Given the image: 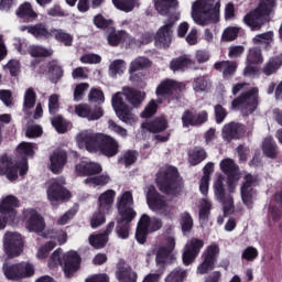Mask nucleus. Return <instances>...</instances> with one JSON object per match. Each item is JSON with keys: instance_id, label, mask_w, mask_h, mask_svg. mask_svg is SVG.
I'll list each match as a JSON object with an SVG mask.
<instances>
[{"instance_id": "f257e3e1", "label": "nucleus", "mask_w": 282, "mask_h": 282, "mask_svg": "<svg viewBox=\"0 0 282 282\" xmlns=\"http://www.w3.org/2000/svg\"><path fill=\"white\" fill-rule=\"evenodd\" d=\"M35 143L21 142L15 149L14 160L7 156L0 159V176H6L9 182H17L20 177H25L30 171V158H34Z\"/></svg>"}, {"instance_id": "f03ea898", "label": "nucleus", "mask_w": 282, "mask_h": 282, "mask_svg": "<svg viewBox=\"0 0 282 282\" xmlns=\"http://www.w3.org/2000/svg\"><path fill=\"white\" fill-rule=\"evenodd\" d=\"M76 140L88 153H101L105 158H116L120 153L118 140L102 132L83 131L77 134Z\"/></svg>"}, {"instance_id": "7ed1b4c3", "label": "nucleus", "mask_w": 282, "mask_h": 282, "mask_svg": "<svg viewBox=\"0 0 282 282\" xmlns=\"http://www.w3.org/2000/svg\"><path fill=\"white\" fill-rule=\"evenodd\" d=\"M156 186L163 195H172L177 197L184 191V178L180 175V171L175 166L160 171L156 174Z\"/></svg>"}, {"instance_id": "20e7f679", "label": "nucleus", "mask_w": 282, "mask_h": 282, "mask_svg": "<svg viewBox=\"0 0 282 282\" xmlns=\"http://www.w3.org/2000/svg\"><path fill=\"white\" fill-rule=\"evenodd\" d=\"M220 8L221 0H196L192 6V19L203 28L210 21L217 23Z\"/></svg>"}, {"instance_id": "39448f33", "label": "nucleus", "mask_w": 282, "mask_h": 282, "mask_svg": "<svg viewBox=\"0 0 282 282\" xmlns=\"http://www.w3.org/2000/svg\"><path fill=\"white\" fill-rule=\"evenodd\" d=\"M276 8V0H259L258 7L243 17V23L250 28L252 32H257L270 23V14Z\"/></svg>"}, {"instance_id": "423d86ee", "label": "nucleus", "mask_w": 282, "mask_h": 282, "mask_svg": "<svg viewBox=\"0 0 282 282\" xmlns=\"http://www.w3.org/2000/svg\"><path fill=\"white\" fill-rule=\"evenodd\" d=\"M155 95L158 105H162L164 100H166V102H180V100H182V83L165 78L156 86Z\"/></svg>"}, {"instance_id": "0eeeda50", "label": "nucleus", "mask_w": 282, "mask_h": 282, "mask_svg": "<svg viewBox=\"0 0 282 282\" xmlns=\"http://www.w3.org/2000/svg\"><path fill=\"white\" fill-rule=\"evenodd\" d=\"M259 107V88L252 87L247 91L241 93L231 102L234 111H242L247 116L254 113Z\"/></svg>"}, {"instance_id": "6e6552de", "label": "nucleus", "mask_w": 282, "mask_h": 282, "mask_svg": "<svg viewBox=\"0 0 282 282\" xmlns=\"http://www.w3.org/2000/svg\"><path fill=\"white\" fill-rule=\"evenodd\" d=\"M2 272L8 281H21V279L34 276V265L25 262L15 264L4 262L2 265Z\"/></svg>"}, {"instance_id": "1a4fd4ad", "label": "nucleus", "mask_w": 282, "mask_h": 282, "mask_svg": "<svg viewBox=\"0 0 282 282\" xmlns=\"http://www.w3.org/2000/svg\"><path fill=\"white\" fill-rule=\"evenodd\" d=\"M17 208H19V198L9 195L0 203V230H4L8 224H14L17 219Z\"/></svg>"}, {"instance_id": "9d476101", "label": "nucleus", "mask_w": 282, "mask_h": 282, "mask_svg": "<svg viewBox=\"0 0 282 282\" xmlns=\"http://www.w3.org/2000/svg\"><path fill=\"white\" fill-rule=\"evenodd\" d=\"M46 193L51 206H58V204H63L72 199V192L65 187V180L63 178H57L52 182Z\"/></svg>"}, {"instance_id": "9b49d317", "label": "nucleus", "mask_w": 282, "mask_h": 282, "mask_svg": "<svg viewBox=\"0 0 282 282\" xmlns=\"http://www.w3.org/2000/svg\"><path fill=\"white\" fill-rule=\"evenodd\" d=\"M173 250H175V238L167 237L165 239V246H156L153 251L155 254V263L160 269V274H164L166 270V264L169 261H173Z\"/></svg>"}, {"instance_id": "f8f14e48", "label": "nucleus", "mask_w": 282, "mask_h": 282, "mask_svg": "<svg viewBox=\"0 0 282 282\" xmlns=\"http://www.w3.org/2000/svg\"><path fill=\"white\" fill-rule=\"evenodd\" d=\"M119 218L117 221L131 224L138 216L135 209H133V194L129 191L124 192L117 203Z\"/></svg>"}, {"instance_id": "ddd939ff", "label": "nucleus", "mask_w": 282, "mask_h": 282, "mask_svg": "<svg viewBox=\"0 0 282 282\" xmlns=\"http://www.w3.org/2000/svg\"><path fill=\"white\" fill-rule=\"evenodd\" d=\"M224 180V175L220 174L214 182V195L216 199L223 205L224 215H230V213L235 210V199L232 198V195L226 193Z\"/></svg>"}, {"instance_id": "4468645a", "label": "nucleus", "mask_w": 282, "mask_h": 282, "mask_svg": "<svg viewBox=\"0 0 282 282\" xmlns=\"http://www.w3.org/2000/svg\"><path fill=\"white\" fill-rule=\"evenodd\" d=\"M219 245H209L202 254V263L197 267V274H208L213 272L219 259Z\"/></svg>"}, {"instance_id": "2eb2a0df", "label": "nucleus", "mask_w": 282, "mask_h": 282, "mask_svg": "<svg viewBox=\"0 0 282 282\" xmlns=\"http://www.w3.org/2000/svg\"><path fill=\"white\" fill-rule=\"evenodd\" d=\"M220 171L227 176V185L229 193H235V186L241 174L239 173V165L235 163V160L227 158L220 161Z\"/></svg>"}, {"instance_id": "dca6fc26", "label": "nucleus", "mask_w": 282, "mask_h": 282, "mask_svg": "<svg viewBox=\"0 0 282 282\" xmlns=\"http://www.w3.org/2000/svg\"><path fill=\"white\" fill-rule=\"evenodd\" d=\"M83 258L78 251L70 250L63 254L62 270L66 279L74 278V274L80 270Z\"/></svg>"}, {"instance_id": "f3484780", "label": "nucleus", "mask_w": 282, "mask_h": 282, "mask_svg": "<svg viewBox=\"0 0 282 282\" xmlns=\"http://www.w3.org/2000/svg\"><path fill=\"white\" fill-rule=\"evenodd\" d=\"M22 219L30 232H43L45 230V218L34 208L22 212Z\"/></svg>"}, {"instance_id": "a211bd4d", "label": "nucleus", "mask_w": 282, "mask_h": 282, "mask_svg": "<svg viewBox=\"0 0 282 282\" xmlns=\"http://www.w3.org/2000/svg\"><path fill=\"white\" fill-rule=\"evenodd\" d=\"M147 204L151 210H160L164 215H167L166 208H169V203L166 197L153 186L150 185L145 195Z\"/></svg>"}, {"instance_id": "6ab92c4d", "label": "nucleus", "mask_w": 282, "mask_h": 282, "mask_svg": "<svg viewBox=\"0 0 282 282\" xmlns=\"http://www.w3.org/2000/svg\"><path fill=\"white\" fill-rule=\"evenodd\" d=\"M111 106L121 122H131V109L129 108V105L124 102V90L112 95Z\"/></svg>"}, {"instance_id": "aec40b11", "label": "nucleus", "mask_w": 282, "mask_h": 282, "mask_svg": "<svg viewBox=\"0 0 282 282\" xmlns=\"http://www.w3.org/2000/svg\"><path fill=\"white\" fill-rule=\"evenodd\" d=\"M4 252L9 259L19 257L23 252V239L19 234H6L4 236Z\"/></svg>"}, {"instance_id": "412c9836", "label": "nucleus", "mask_w": 282, "mask_h": 282, "mask_svg": "<svg viewBox=\"0 0 282 282\" xmlns=\"http://www.w3.org/2000/svg\"><path fill=\"white\" fill-rule=\"evenodd\" d=\"M202 248H204V240L199 238H192L189 241H187L182 256L184 265H191V263H195V259L199 257Z\"/></svg>"}, {"instance_id": "4be33fe9", "label": "nucleus", "mask_w": 282, "mask_h": 282, "mask_svg": "<svg viewBox=\"0 0 282 282\" xmlns=\"http://www.w3.org/2000/svg\"><path fill=\"white\" fill-rule=\"evenodd\" d=\"M20 30L21 32H28V34H31L37 41H50V39H52L54 28L50 29L47 23L39 22L33 25H22L20 26Z\"/></svg>"}, {"instance_id": "5701e85b", "label": "nucleus", "mask_w": 282, "mask_h": 282, "mask_svg": "<svg viewBox=\"0 0 282 282\" xmlns=\"http://www.w3.org/2000/svg\"><path fill=\"white\" fill-rule=\"evenodd\" d=\"M180 21V14H170L167 20L165 21V24L161 26L156 33V41L158 43H161L165 47V45H169L171 43V36L173 34V26L175 23Z\"/></svg>"}, {"instance_id": "b1692460", "label": "nucleus", "mask_w": 282, "mask_h": 282, "mask_svg": "<svg viewBox=\"0 0 282 282\" xmlns=\"http://www.w3.org/2000/svg\"><path fill=\"white\" fill-rule=\"evenodd\" d=\"M257 182V177H254L252 174H247L245 175V181L240 187V195H241V200L245 204V206H252L253 197H254V187L252 185Z\"/></svg>"}, {"instance_id": "393cba45", "label": "nucleus", "mask_w": 282, "mask_h": 282, "mask_svg": "<svg viewBox=\"0 0 282 282\" xmlns=\"http://www.w3.org/2000/svg\"><path fill=\"white\" fill-rule=\"evenodd\" d=\"M75 173L79 177H94V175H100L102 173V165L96 162L82 161L75 165Z\"/></svg>"}, {"instance_id": "a878e982", "label": "nucleus", "mask_w": 282, "mask_h": 282, "mask_svg": "<svg viewBox=\"0 0 282 282\" xmlns=\"http://www.w3.org/2000/svg\"><path fill=\"white\" fill-rule=\"evenodd\" d=\"M75 113L79 118H87V120H100L105 116V111L101 107H95L91 109V106L87 104H79L75 106Z\"/></svg>"}, {"instance_id": "bb28decb", "label": "nucleus", "mask_w": 282, "mask_h": 282, "mask_svg": "<svg viewBox=\"0 0 282 282\" xmlns=\"http://www.w3.org/2000/svg\"><path fill=\"white\" fill-rule=\"evenodd\" d=\"M50 162L52 173L59 175V173H63L65 164H67V151L63 149L55 150L50 156Z\"/></svg>"}, {"instance_id": "cd10ccee", "label": "nucleus", "mask_w": 282, "mask_h": 282, "mask_svg": "<svg viewBox=\"0 0 282 282\" xmlns=\"http://www.w3.org/2000/svg\"><path fill=\"white\" fill-rule=\"evenodd\" d=\"M242 133H246V126L243 123L231 121L223 127V138L228 142L239 140Z\"/></svg>"}, {"instance_id": "c85d7f7f", "label": "nucleus", "mask_w": 282, "mask_h": 282, "mask_svg": "<svg viewBox=\"0 0 282 282\" xmlns=\"http://www.w3.org/2000/svg\"><path fill=\"white\" fill-rule=\"evenodd\" d=\"M123 95L129 105H131V107H134V109L141 107L142 102H144L147 98V93L132 87H123Z\"/></svg>"}, {"instance_id": "c756f323", "label": "nucleus", "mask_w": 282, "mask_h": 282, "mask_svg": "<svg viewBox=\"0 0 282 282\" xmlns=\"http://www.w3.org/2000/svg\"><path fill=\"white\" fill-rule=\"evenodd\" d=\"M116 276L119 282H138V273L124 261L117 264Z\"/></svg>"}, {"instance_id": "7c9ffc66", "label": "nucleus", "mask_w": 282, "mask_h": 282, "mask_svg": "<svg viewBox=\"0 0 282 282\" xmlns=\"http://www.w3.org/2000/svg\"><path fill=\"white\" fill-rule=\"evenodd\" d=\"M15 15L21 19L23 23H34L39 19V13L32 8V3L24 2L15 10Z\"/></svg>"}, {"instance_id": "2f4dec72", "label": "nucleus", "mask_w": 282, "mask_h": 282, "mask_svg": "<svg viewBox=\"0 0 282 282\" xmlns=\"http://www.w3.org/2000/svg\"><path fill=\"white\" fill-rule=\"evenodd\" d=\"M237 62L221 61L214 64L216 72H221L225 80H230L237 74Z\"/></svg>"}, {"instance_id": "473e14b6", "label": "nucleus", "mask_w": 282, "mask_h": 282, "mask_svg": "<svg viewBox=\"0 0 282 282\" xmlns=\"http://www.w3.org/2000/svg\"><path fill=\"white\" fill-rule=\"evenodd\" d=\"M113 199H116V191L108 189L101 193L98 197V209L101 213H111V207L113 206Z\"/></svg>"}, {"instance_id": "72a5a7b5", "label": "nucleus", "mask_w": 282, "mask_h": 282, "mask_svg": "<svg viewBox=\"0 0 282 282\" xmlns=\"http://www.w3.org/2000/svg\"><path fill=\"white\" fill-rule=\"evenodd\" d=\"M107 41L108 45L111 47H118L122 41H127V36H129V33L124 30H116L115 26H110L107 31Z\"/></svg>"}, {"instance_id": "f704fd0d", "label": "nucleus", "mask_w": 282, "mask_h": 282, "mask_svg": "<svg viewBox=\"0 0 282 282\" xmlns=\"http://www.w3.org/2000/svg\"><path fill=\"white\" fill-rule=\"evenodd\" d=\"M282 67V53L271 56L263 65L261 72L264 76H272Z\"/></svg>"}, {"instance_id": "c9c22d12", "label": "nucleus", "mask_w": 282, "mask_h": 282, "mask_svg": "<svg viewBox=\"0 0 282 282\" xmlns=\"http://www.w3.org/2000/svg\"><path fill=\"white\" fill-rule=\"evenodd\" d=\"M143 129H147L149 133H164L169 129V120L164 117H158L152 121L147 122L143 126Z\"/></svg>"}, {"instance_id": "e433bc0d", "label": "nucleus", "mask_w": 282, "mask_h": 282, "mask_svg": "<svg viewBox=\"0 0 282 282\" xmlns=\"http://www.w3.org/2000/svg\"><path fill=\"white\" fill-rule=\"evenodd\" d=\"M193 65H195V61L191 59L187 55H181L170 62V69L172 72H186Z\"/></svg>"}, {"instance_id": "4c0bfd02", "label": "nucleus", "mask_w": 282, "mask_h": 282, "mask_svg": "<svg viewBox=\"0 0 282 282\" xmlns=\"http://www.w3.org/2000/svg\"><path fill=\"white\" fill-rule=\"evenodd\" d=\"M154 8L159 14L166 17L171 10L177 8V0H154Z\"/></svg>"}, {"instance_id": "58836bf2", "label": "nucleus", "mask_w": 282, "mask_h": 282, "mask_svg": "<svg viewBox=\"0 0 282 282\" xmlns=\"http://www.w3.org/2000/svg\"><path fill=\"white\" fill-rule=\"evenodd\" d=\"M206 158H208V153H206V150L200 147H195L188 153V162L192 166H197V164H202V162H204Z\"/></svg>"}, {"instance_id": "ea45409f", "label": "nucleus", "mask_w": 282, "mask_h": 282, "mask_svg": "<svg viewBox=\"0 0 282 282\" xmlns=\"http://www.w3.org/2000/svg\"><path fill=\"white\" fill-rule=\"evenodd\" d=\"M262 153L270 160H276V155H279V145H276V141L273 139H265L262 143Z\"/></svg>"}, {"instance_id": "a19ab883", "label": "nucleus", "mask_w": 282, "mask_h": 282, "mask_svg": "<svg viewBox=\"0 0 282 282\" xmlns=\"http://www.w3.org/2000/svg\"><path fill=\"white\" fill-rule=\"evenodd\" d=\"M52 36H54L55 41L65 45V47H72L74 43V36L72 34L63 31V29L53 28Z\"/></svg>"}, {"instance_id": "79ce46f5", "label": "nucleus", "mask_w": 282, "mask_h": 282, "mask_svg": "<svg viewBox=\"0 0 282 282\" xmlns=\"http://www.w3.org/2000/svg\"><path fill=\"white\" fill-rule=\"evenodd\" d=\"M109 182H111V176H109V174L107 173L97 174L96 176L87 177L86 180H84V184H86L87 186H94V188H96V186H107Z\"/></svg>"}, {"instance_id": "37998d69", "label": "nucleus", "mask_w": 282, "mask_h": 282, "mask_svg": "<svg viewBox=\"0 0 282 282\" xmlns=\"http://www.w3.org/2000/svg\"><path fill=\"white\" fill-rule=\"evenodd\" d=\"M36 106V91L34 88H28L24 93L23 111L28 113Z\"/></svg>"}, {"instance_id": "c03bdc74", "label": "nucleus", "mask_w": 282, "mask_h": 282, "mask_svg": "<svg viewBox=\"0 0 282 282\" xmlns=\"http://www.w3.org/2000/svg\"><path fill=\"white\" fill-rule=\"evenodd\" d=\"M88 241L93 248H96V250H100L101 248H105V246H107L109 238L104 234H97L89 236Z\"/></svg>"}, {"instance_id": "a18cd8bd", "label": "nucleus", "mask_w": 282, "mask_h": 282, "mask_svg": "<svg viewBox=\"0 0 282 282\" xmlns=\"http://www.w3.org/2000/svg\"><path fill=\"white\" fill-rule=\"evenodd\" d=\"M180 224L183 235H187V232H191L194 226L193 216H191V213L184 212L183 214H181Z\"/></svg>"}, {"instance_id": "49530a36", "label": "nucleus", "mask_w": 282, "mask_h": 282, "mask_svg": "<svg viewBox=\"0 0 282 282\" xmlns=\"http://www.w3.org/2000/svg\"><path fill=\"white\" fill-rule=\"evenodd\" d=\"M210 88V79L208 75L196 77L193 82L194 91H208Z\"/></svg>"}, {"instance_id": "de8ad7c7", "label": "nucleus", "mask_w": 282, "mask_h": 282, "mask_svg": "<svg viewBox=\"0 0 282 282\" xmlns=\"http://www.w3.org/2000/svg\"><path fill=\"white\" fill-rule=\"evenodd\" d=\"M247 63H249V65H259L263 63V55L261 54V48H250L247 55Z\"/></svg>"}, {"instance_id": "09e8293b", "label": "nucleus", "mask_w": 282, "mask_h": 282, "mask_svg": "<svg viewBox=\"0 0 282 282\" xmlns=\"http://www.w3.org/2000/svg\"><path fill=\"white\" fill-rule=\"evenodd\" d=\"M181 120L183 129H188V127H197V121H195V110L186 109L183 111Z\"/></svg>"}, {"instance_id": "8fccbe9b", "label": "nucleus", "mask_w": 282, "mask_h": 282, "mask_svg": "<svg viewBox=\"0 0 282 282\" xmlns=\"http://www.w3.org/2000/svg\"><path fill=\"white\" fill-rule=\"evenodd\" d=\"M187 275L186 270L177 267L165 278V282H184Z\"/></svg>"}, {"instance_id": "3c124183", "label": "nucleus", "mask_w": 282, "mask_h": 282, "mask_svg": "<svg viewBox=\"0 0 282 282\" xmlns=\"http://www.w3.org/2000/svg\"><path fill=\"white\" fill-rule=\"evenodd\" d=\"M147 67H151V59L139 57L130 64V74L140 72V69H147Z\"/></svg>"}, {"instance_id": "603ef678", "label": "nucleus", "mask_w": 282, "mask_h": 282, "mask_svg": "<svg viewBox=\"0 0 282 282\" xmlns=\"http://www.w3.org/2000/svg\"><path fill=\"white\" fill-rule=\"evenodd\" d=\"M112 3L121 12H132L133 8H135V0H112Z\"/></svg>"}, {"instance_id": "864d4df0", "label": "nucleus", "mask_w": 282, "mask_h": 282, "mask_svg": "<svg viewBox=\"0 0 282 282\" xmlns=\"http://www.w3.org/2000/svg\"><path fill=\"white\" fill-rule=\"evenodd\" d=\"M30 54L31 56H33V58H50V56L54 54V51L52 48H45L43 46H34L33 48H31Z\"/></svg>"}, {"instance_id": "5fc2aeb1", "label": "nucleus", "mask_w": 282, "mask_h": 282, "mask_svg": "<svg viewBox=\"0 0 282 282\" xmlns=\"http://www.w3.org/2000/svg\"><path fill=\"white\" fill-rule=\"evenodd\" d=\"M115 230L119 239H129V230H131V224L117 220V226Z\"/></svg>"}, {"instance_id": "6e6d98bb", "label": "nucleus", "mask_w": 282, "mask_h": 282, "mask_svg": "<svg viewBox=\"0 0 282 282\" xmlns=\"http://www.w3.org/2000/svg\"><path fill=\"white\" fill-rule=\"evenodd\" d=\"M94 25L99 30H109L113 25V20L106 19L104 14H97L94 17Z\"/></svg>"}, {"instance_id": "4d7b16f0", "label": "nucleus", "mask_w": 282, "mask_h": 282, "mask_svg": "<svg viewBox=\"0 0 282 282\" xmlns=\"http://www.w3.org/2000/svg\"><path fill=\"white\" fill-rule=\"evenodd\" d=\"M107 215H109V213L100 212V209L95 212L90 219L91 228H98L99 226H102V224H105V221H107Z\"/></svg>"}, {"instance_id": "13d9d810", "label": "nucleus", "mask_w": 282, "mask_h": 282, "mask_svg": "<svg viewBox=\"0 0 282 282\" xmlns=\"http://www.w3.org/2000/svg\"><path fill=\"white\" fill-rule=\"evenodd\" d=\"M61 254H63V249L57 248L50 257L48 259V268L51 270H54V268H58V265H63V257L61 258Z\"/></svg>"}, {"instance_id": "bf43d9fd", "label": "nucleus", "mask_w": 282, "mask_h": 282, "mask_svg": "<svg viewBox=\"0 0 282 282\" xmlns=\"http://www.w3.org/2000/svg\"><path fill=\"white\" fill-rule=\"evenodd\" d=\"M48 72L52 75L54 83H58V80H61L65 74L63 66L56 64L55 62L50 63Z\"/></svg>"}, {"instance_id": "052dcab7", "label": "nucleus", "mask_w": 282, "mask_h": 282, "mask_svg": "<svg viewBox=\"0 0 282 282\" xmlns=\"http://www.w3.org/2000/svg\"><path fill=\"white\" fill-rule=\"evenodd\" d=\"M130 80L138 89H144L147 87V78L142 73H131Z\"/></svg>"}, {"instance_id": "680f3d73", "label": "nucleus", "mask_w": 282, "mask_h": 282, "mask_svg": "<svg viewBox=\"0 0 282 282\" xmlns=\"http://www.w3.org/2000/svg\"><path fill=\"white\" fill-rule=\"evenodd\" d=\"M108 129L113 133H117V135H120V138H127L129 135L127 129L116 123L112 119L108 120Z\"/></svg>"}, {"instance_id": "e2e57ef3", "label": "nucleus", "mask_w": 282, "mask_h": 282, "mask_svg": "<svg viewBox=\"0 0 282 282\" xmlns=\"http://www.w3.org/2000/svg\"><path fill=\"white\" fill-rule=\"evenodd\" d=\"M88 100L90 102H98L99 105H102V102H105V93H102L101 89L91 88L88 95Z\"/></svg>"}, {"instance_id": "0e129e2a", "label": "nucleus", "mask_w": 282, "mask_h": 282, "mask_svg": "<svg viewBox=\"0 0 282 282\" xmlns=\"http://www.w3.org/2000/svg\"><path fill=\"white\" fill-rule=\"evenodd\" d=\"M214 113L216 124H221V122H224L228 117V110H226V108L219 104L214 107Z\"/></svg>"}, {"instance_id": "69168bd1", "label": "nucleus", "mask_w": 282, "mask_h": 282, "mask_svg": "<svg viewBox=\"0 0 282 282\" xmlns=\"http://www.w3.org/2000/svg\"><path fill=\"white\" fill-rule=\"evenodd\" d=\"M239 36V28L237 26H229L224 30L223 32V41L231 42L236 41Z\"/></svg>"}, {"instance_id": "338daca9", "label": "nucleus", "mask_w": 282, "mask_h": 282, "mask_svg": "<svg viewBox=\"0 0 282 282\" xmlns=\"http://www.w3.org/2000/svg\"><path fill=\"white\" fill-rule=\"evenodd\" d=\"M110 76H118L124 72V61L115 59L109 66Z\"/></svg>"}, {"instance_id": "774afa93", "label": "nucleus", "mask_w": 282, "mask_h": 282, "mask_svg": "<svg viewBox=\"0 0 282 282\" xmlns=\"http://www.w3.org/2000/svg\"><path fill=\"white\" fill-rule=\"evenodd\" d=\"M155 113H158V102L155 100H151L141 112V118H152Z\"/></svg>"}]
</instances>
